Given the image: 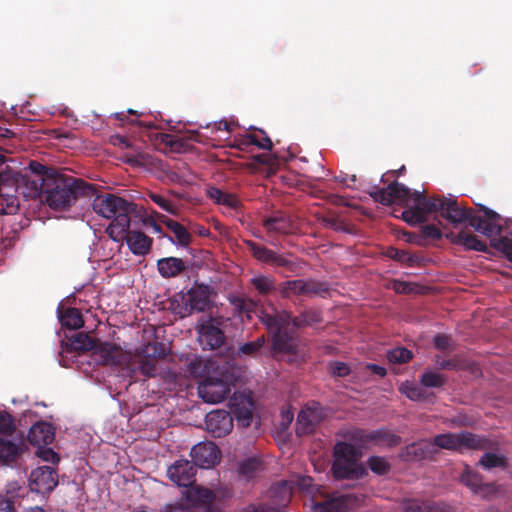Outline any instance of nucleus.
<instances>
[{
	"label": "nucleus",
	"instance_id": "1",
	"mask_svg": "<svg viewBox=\"0 0 512 512\" xmlns=\"http://www.w3.org/2000/svg\"><path fill=\"white\" fill-rule=\"evenodd\" d=\"M479 211L483 216L473 208L461 207L457 200L443 196H440L436 205V212L454 227L468 222L477 232L487 237L498 235L501 231L500 215L483 205H479Z\"/></svg>",
	"mask_w": 512,
	"mask_h": 512
},
{
	"label": "nucleus",
	"instance_id": "2",
	"mask_svg": "<svg viewBox=\"0 0 512 512\" xmlns=\"http://www.w3.org/2000/svg\"><path fill=\"white\" fill-rule=\"evenodd\" d=\"M92 207L96 214L111 220L106 233L115 242L123 239L134 218L141 217V209L136 203L110 193L97 195Z\"/></svg>",
	"mask_w": 512,
	"mask_h": 512
},
{
	"label": "nucleus",
	"instance_id": "3",
	"mask_svg": "<svg viewBox=\"0 0 512 512\" xmlns=\"http://www.w3.org/2000/svg\"><path fill=\"white\" fill-rule=\"evenodd\" d=\"M74 352L79 356L91 352L95 362L100 365H123L128 358L120 345L95 340L84 332L70 337L66 335V359Z\"/></svg>",
	"mask_w": 512,
	"mask_h": 512
},
{
	"label": "nucleus",
	"instance_id": "4",
	"mask_svg": "<svg viewBox=\"0 0 512 512\" xmlns=\"http://www.w3.org/2000/svg\"><path fill=\"white\" fill-rule=\"evenodd\" d=\"M261 323L268 330L272 340V350L275 353L295 355L298 349V339L291 325V313L288 311H261Z\"/></svg>",
	"mask_w": 512,
	"mask_h": 512
},
{
	"label": "nucleus",
	"instance_id": "5",
	"mask_svg": "<svg viewBox=\"0 0 512 512\" xmlns=\"http://www.w3.org/2000/svg\"><path fill=\"white\" fill-rule=\"evenodd\" d=\"M23 194L26 198L40 199L45 202L54 212H61L64 209V177L46 178L22 175Z\"/></svg>",
	"mask_w": 512,
	"mask_h": 512
},
{
	"label": "nucleus",
	"instance_id": "6",
	"mask_svg": "<svg viewBox=\"0 0 512 512\" xmlns=\"http://www.w3.org/2000/svg\"><path fill=\"white\" fill-rule=\"evenodd\" d=\"M362 456L361 448L345 441L337 442L331 467L333 477L338 480H359L367 476L368 471L361 462Z\"/></svg>",
	"mask_w": 512,
	"mask_h": 512
},
{
	"label": "nucleus",
	"instance_id": "7",
	"mask_svg": "<svg viewBox=\"0 0 512 512\" xmlns=\"http://www.w3.org/2000/svg\"><path fill=\"white\" fill-rule=\"evenodd\" d=\"M95 193L96 187L94 184L66 174V218L78 219L83 217Z\"/></svg>",
	"mask_w": 512,
	"mask_h": 512
},
{
	"label": "nucleus",
	"instance_id": "8",
	"mask_svg": "<svg viewBox=\"0 0 512 512\" xmlns=\"http://www.w3.org/2000/svg\"><path fill=\"white\" fill-rule=\"evenodd\" d=\"M243 243L253 258L263 264L271 265L275 268H284L292 273L300 268V264L296 259H290L284 254L277 253L252 240H243Z\"/></svg>",
	"mask_w": 512,
	"mask_h": 512
},
{
	"label": "nucleus",
	"instance_id": "9",
	"mask_svg": "<svg viewBox=\"0 0 512 512\" xmlns=\"http://www.w3.org/2000/svg\"><path fill=\"white\" fill-rule=\"evenodd\" d=\"M199 397L206 403H220L230 394L231 385L222 377L211 375L199 382L197 387Z\"/></svg>",
	"mask_w": 512,
	"mask_h": 512
},
{
	"label": "nucleus",
	"instance_id": "10",
	"mask_svg": "<svg viewBox=\"0 0 512 512\" xmlns=\"http://www.w3.org/2000/svg\"><path fill=\"white\" fill-rule=\"evenodd\" d=\"M198 340L204 350H216L225 342V334L215 319H203L196 325Z\"/></svg>",
	"mask_w": 512,
	"mask_h": 512
},
{
	"label": "nucleus",
	"instance_id": "11",
	"mask_svg": "<svg viewBox=\"0 0 512 512\" xmlns=\"http://www.w3.org/2000/svg\"><path fill=\"white\" fill-rule=\"evenodd\" d=\"M374 201L389 206L394 202L407 206L411 197V190L404 184L393 181L386 188H378L370 192Z\"/></svg>",
	"mask_w": 512,
	"mask_h": 512
},
{
	"label": "nucleus",
	"instance_id": "12",
	"mask_svg": "<svg viewBox=\"0 0 512 512\" xmlns=\"http://www.w3.org/2000/svg\"><path fill=\"white\" fill-rule=\"evenodd\" d=\"M58 484V477L53 467L41 466L34 469L29 477L31 491L40 494L51 492Z\"/></svg>",
	"mask_w": 512,
	"mask_h": 512
},
{
	"label": "nucleus",
	"instance_id": "13",
	"mask_svg": "<svg viewBox=\"0 0 512 512\" xmlns=\"http://www.w3.org/2000/svg\"><path fill=\"white\" fill-rule=\"evenodd\" d=\"M196 467L213 468L220 462V450L213 442H201L192 447L190 452Z\"/></svg>",
	"mask_w": 512,
	"mask_h": 512
},
{
	"label": "nucleus",
	"instance_id": "14",
	"mask_svg": "<svg viewBox=\"0 0 512 512\" xmlns=\"http://www.w3.org/2000/svg\"><path fill=\"white\" fill-rule=\"evenodd\" d=\"M197 467L192 461L180 459L169 466L168 478L179 487H188L195 483Z\"/></svg>",
	"mask_w": 512,
	"mask_h": 512
},
{
	"label": "nucleus",
	"instance_id": "15",
	"mask_svg": "<svg viewBox=\"0 0 512 512\" xmlns=\"http://www.w3.org/2000/svg\"><path fill=\"white\" fill-rule=\"evenodd\" d=\"M233 419L228 411H211L205 418L207 431L215 438L224 437L232 431Z\"/></svg>",
	"mask_w": 512,
	"mask_h": 512
},
{
	"label": "nucleus",
	"instance_id": "16",
	"mask_svg": "<svg viewBox=\"0 0 512 512\" xmlns=\"http://www.w3.org/2000/svg\"><path fill=\"white\" fill-rule=\"evenodd\" d=\"M322 418V409L316 402H313L311 406H307L305 409L301 410L296 423L297 435L302 436L312 433L321 422Z\"/></svg>",
	"mask_w": 512,
	"mask_h": 512
},
{
	"label": "nucleus",
	"instance_id": "17",
	"mask_svg": "<svg viewBox=\"0 0 512 512\" xmlns=\"http://www.w3.org/2000/svg\"><path fill=\"white\" fill-rule=\"evenodd\" d=\"M438 450L432 441L420 440L407 445L401 453V457L405 461H422L433 460Z\"/></svg>",
	"mask_w": 512,
	"mask_h": 512
},
{
	"label": "nucleus",
	"instance_id": "18",
	"mask_svg": "<svg viewBox=\"0 0 512 512\" xmlns=\"http://www.w3.org/2000/svg\"><path fill=\"white\" fill-rule=\"evenodd\" d=\"M353 438L364 444L375 443L381 444L386 443L388 446H396L400 444L401 437L395 434H391L387 429L381 428L371 432L359 429L354 432Z\"/></svg>",
	"mask_w": 512,
	"mask_h": 512
},
{
	"label": "nucleus",
	"instance_id": "19",
	"mask_svg": "<svg viewBox=\"0 0 512 512\" xmlns=\"http://www.w3.org/2000/svg\"><path fill=\"white\" fill-rule=\"evenodd\" d=\"M262 226L268 233L288 235L296 230L292 217L286 213H276L262 220Z\"/></svg>",
	"mask_w": 512,
	"mask_h": 512
},
{
	"label": "nucleus",
	"instance_id": "20",
	"mask_svg": "<svg viewBox=\"0 0 512 512\" xmlns=\"http://www.w3.org/2000/svg\"><path fill=\"white\" fill-rule=\"evenodd\" d=\"M123 240L126 241L130 251L136 256L147 255L153 244V239L151 237L137 230L127 229L121 241Z\"/></svg>",
	"mask_w": 512,
	"mask_h": 512
},
{
	"label": "nucleus",
	"instance_id": "21",
	"mask_svg": "<svg viewBox=\"0 0 512 512\" xmlns=\"http://www.w3.org/2000/svg\"><path fill=\"white\" fill-rule=\"evenodd\" d=\"M353 499L350 495H333L312 507V512H350Z\"/></svg>",
	"mask_w": 512,
	"mask_h": 512
},
{
	"label": "nucleus",
	"instance_id": "22",
	"mask_svg": "<svg viewBox=\"0 0 512 512\" xmlns=\"http://www.w3.org/2000/svg\"><path fill=\"white\" fill-rule=\"evenodd\" d=\"M186 372L193 378L204 380L215 372V362L197 355L188 357L186 359Z\"/></svg>",
	"mask_w": 512,
	"mask_h": 512
},
{
	"label": "nucleus",
	"instance_id": "23",
	"mask_svg": "<svg viewBox=\"0 0 512 512\" xmlns=\"http://www.w3.org/2000/svg\"><path fill=\"white\" fill-rule=\"evenodd\" d=\"M27 438L29 443L35 447L49 445L55 438V431L48 422L39 421L30 428Z\"/></svg>",
	"mask_w": 512,
	"mask_h": 512
},
{
	"label": "nucleus",
	"instance_id": "24",
	"mask_svg": "<svg viewBox=\"0 0 512 512\" xmlns=\"http://www.w3.org/2000/svg\"><path fill=\"white\" fill-rule=\"evenodd\" d=\"M211 305L208 287L201 285L191 288L187 292L186 306L189 312H205Z\"/></svg>",
	"mask_w": 512,
	"mask_h": 512
},
{
	"label": "nucleus",
	"instance_id": "25",
	"mask_svg": "<svg viewBox=\"0 0 512 512\" xmlns=\"http://www.w3.org/2000/svg\"><path fill=\"white\" fill-rule=\"evenodd\" d=\"M460 482L468 487L474 494L481 492H495L494 483H484L483 477L477 472L466 466L460 476Z\"/></svg>",
	"mask_w": 512,
	"mask_h": 512
},
{
	"label": "nucleus",
	"instance_id": "26",
	"mask_svg": "<svg viewBox=\"0 0 512 512\" xmlns=\"http://www.w3.org/2000/svg\"><path fill=\"white\" fill-rule=\"evenodd\" d=\"M186 488L183 492V498L191 507L210 505L215 500V493L208 488L193 486V484Z\"/></svg>",
	"mask_w": 512,
	"mask_h": 512
},
{
	"label": "nucleus",
	"instance_id": "27",
	"mask_svg": "<svg viewBox=\"0 0 512 512\" xmlns=\"http://www.w3.org/2000/svg\"><path fill=\"white\" fill-rule=\"evenodd\" d=\"M232 401L231 406L238 425L244 428L249 427L253 419L251 400L241 395L239 397L234 396Z\"/></svg>",
	"mask_w": 512,
	"mask_h": 512
},
{
	"label": "nucleus",
	"instance_id": "28",
	"mask_svg": "<svg viewBox=\"0 0 512 512\" xmlns=\"http://www.w3.org/2000/svg\"><path fill=\"white\" fill-rule=\"evenodd\" d=\"M128 358L123 364H128L127 369L131 378H135L137 373L142 374L146 378L154 377L157 374L156 361L148 359L142 355H138L131 363H128L130 355L125 353Z\"/></svg>",
	"mask_w": 512,
	"mask_h": 512
},
{
	"label": "nucleus",
	"instance_id": "29",
	"mask_svg": "<svg viewBox=\"0 0 512 512\" xmlns=\"http://www.w3.org/2000/svg\"><path fill=\"white\" fill-rule=\"evenodd\" d=\"M453 244L461 245L466 250H473L478 252H485L487 245L484 241L480 240L476 235L466 231H460L458 234L449 233L446 235Z\"/></svg>",
	"mask_w": 512,
	"mask_h": 512
},
{
	"label": "nucleus",
	"instance_id": "30",
	"mask_svg": "<svg viewBox=\"0 0 512 512\" xmlns=\"http://www.w3.org/2000/svg\"><path fill=\"white\" fill-rule=\"evenodd\" d=\"M157 270L166 279L179 276L187 269L185 262L177 257H165L157 260Z\"/></svg>",
	"mask_w": 512,
	"mask_h": 512
},
{
	"label": "nucleus",
	"instance_id": "31",
	"mask_svg": "<svg viewBox=\"0 0 512 512\" xmlns=\"http://www.w3.org/2000/svg\"><path fill=\"white\" fill-rule=\"evenodd\" d=\"M250 285L262 297H267L278 292L279 283L272 275L256 274L249 280Z\"/></svg>",
	"mask_w": 512,
	"mask_h": 512
},
{
	"label": "nucleus",
	"instance_id": "32",
	"mask_svg": "<svg viewBox=\"0 0 512 512\" xmlns=\"http://www.w3.org/2000/svg\"><path fill=\"white\" fill-rule=\"evenodd\" d=\"M24 447L22 438L5 439L0 437V462L10 463L16 461Z\"/></svg>",
	"mask_w": 512,
	"mask_h": 512
},
{
	"label": "nucleus",
	"instance_id": "33",
	"mask_svg": "<svg viewBox=\"0 0 512 512\" xmlns=\"http://www.w3.org/2000/svg\"><path fill=\"white\" fill-rule=\"evenodd\" d=\"M399 392L405 395L411 401L416 402H433L435 399L434 393H428L424 390L423 386L417 385L414 382L405 381L399 386Z\"/></svg>",
	"mask_w": 512,
	"mask_h": 512
},
{
	"label": "nucleus",
	"instance_id": "34",
	"mask_svg": "<svg viewBox=\"0 0 512 512\" xmlns=\"http://www.w3.org/2000/svg\"><path fill=\"white\" fill-rule=\"evenodd\" d=\"M158 220L174 234L176 243L179 246L187 247L190 245L192 236L182 224L165 215H159Z\"/></svg>",
	"mask_w": 512,
	"mask_h": 512
},
{
	"label": "nucleus",
	"instance_id": "35",
	"mask_svg": "<svg viewBox=\"0 0 512 512\" xmlns=\"http://www.w3.org/2000/svg\"><path fill=\"white\" fill-rule=\"evenodd\" d=\"M461 450L463 448L471 450H488L493 444L490 439L485 436L477 435L472 432H460Z\"/></svg>",
	"mask_w": 512,
	"mask_h": 512
},
{
	"label": "nucleus",
	"instance_id": "36",
	"mask_svg": "<svg viewBox=\"0 0 512 512\" xmlns=\"http://www.w3.org/2000/svg\"><path fill=\"white\" fill-rule=\"evenodd\" d=\"M433 445L439 449L461 451L460 433H443L436 435L432 440Z\"/></svg>",
	"mask_w": 512,
	"mask_h": 512
},
{
	"label": "nucleus",
	"instance_id": "37",
	"mask_svg": "<svg viewBox=\"0 0 512 512\" xmlns=\"http://www.w3.org/2000/svg\"><path fill=\"white\" fill-rule=\"evenodd\" d=\"M230 303L232 304L238 315L246 316L248 319L252 318V314L256 313L258 307L256 301L250 298H244L239 296H234L230 298Z\"/></svg>",
	"mask_w": 512,
	"mask_h": 512
},
{
	"label": "nucleus",
	"instance_id": "38",
	"mask_svg": "<svg viewBox=\"0 0 512 512\" xmlns=\"http://www.w3.org/2000/svg\"><path fill=\"white\" fill-rule=\"evenodd\" d=\"M278 293L283 299H289L293 296H304L303 279L280 282Z\"/></svg>",
	"mask_w": 512,
	"mask_h": 512
},
{
	"label": "nucleus",
	"instance_id": "39",
	"mask_svg": "<svg viewBox=\"0 0 512 512\" xmlns=\"http://www.w3.org/2000/svg\"><path fill=\"white\" fill-rule=\"evenodd\" d=\"M320 322H322V315L321 312L316 309L305 310L298 316L291 315V324L294 328H302Z\"/></svg>",
	"mask_w": 512,
	"mask_h": 512
},
{
	"label": "nucleus",
	"instance_id": "40",
	"mask_svg": "<svg viewBox=\"0 0 512 512\" xmlns=\"http://www.w3.org/2000/svg\"><path fill=\"white\" fill-rule=\"evenodd\" d=\"M440 196L426 197L424 192H411L410 200H413L415 207H419L425 212L436 213V205L439 203Z\"/></svg>",
	"mask_w": 512,
	"mask_h": 512
},
{
	"label": "nucleus",
	"instance_id": "41",
	"mask_svg": "<svg viewBox=\"0 0 512 512\" xmlns=\"http://www.w3.org/2000/svg\"><path fill=\"white\" fill-rule=\"evenodd\" d=\"M500 232H502V230ZM490 238H492V247L503 252L508 260L512 262V226L509 227L508 235L501 236V233H499Z\"/></svg>",
	"mask_w": 512,
	"mask_h": 512
},
{
	"label": "nucleus",
	"instance_id": "42",
	"mask_svg": "<svg viewBox=\"0 0 512 512\" xmlns=\"http://www.w3.org/2000/svg\"><path fill=\"white\" fill-rule=\"evenodd\" d=\"M303 288L305 290L304 296L307 297H325L330 291V287L327 282L315 279L303 280Z\"/></svg>",
	"mask_w": 512,
	"mask_h": 512
},
{
	"label": "nucleus",
	"instance_id": "43",
	"mask_svg": "<svg viewBox=\"0 0 512 512\" xmlns=\"http://www.w3.org/2000/svg\"><path fill=\"white\" fill-rule=\"evenodd\" d=\"M270 495L272 498H278V501L275 502L277 506H286L292 496L291 486L287 481H282L281 483L275 484L271 487Z\"/></svg>",
	"mask_w": 512,
	"mask_h": 512
},
{
	"label": "nucleus",
	"instance_id": "44",
	"mask_svg": "<svg viewBox=\"0 0 512 512\" xmlns=\"http://www.w3.org/2000/svg\"><path fill=\"white\" fill-rule=\"evenodd\" d=\"M26 170L31 172L32 177H37V178H46V176L64 177V175L62 173H60L57 169H55L53 167H47V166L43 165L42 163L35 161V160H31L29 162Z\"/></svg>",
	"mask_w": 512,
	"mask_h": 512
},
{
	"label": "nucleus",
	"instance_id": "45",
	"mask_svg": "<svg viewBox=\"0 0 512 512\" xmlns=\"http://www.w3.org/2000/svg\"><path fill=\"white\" fill-rule=\"evenodd\" d=\"M431 213L425 212L419 207L410 206L402 212V219L410 225L423 224Z\"/></svg>",
	"mask_w": 512,
	"mask_h": 512
},
{
	"label": "nucleus",
	"instance_id": "46",
	"mask_svg": "<svg viewBox=\"0 0 512 512\" xmlns=\"http://www.w3.org/2000/svg\"><path fill=\"white\" fill-rule=\"evenodd\" d=\"M447 382V377L434 371L426 370L420 376V384L426 388H441Z\"/></svg>",
	"mask_w": 512,
	"mask_h": 512
},
{
	"label": "nucleus",
	"instance_id": "47",
	"mask_svg": "<svg viewBox=\"0 0 512 512\" xmlns=\"http://www.w3.org/2000/svg\"><path fill=\"white\" fill-rule=\"evenodd\" d=\"M387 256L390 257L391 259L398 261L402 264H405L409 267L415 266L419 261V257L417 255L411 254L408 251L401 250V249L394 248V247H390L387 250Z\"/></svg>",
	"mask_w": 512,
	"mask_h": 512
},
{
	"label": "nucleus",
	"instance_id": "48",
	"mask_svg": "<svg viewBox=\"0 0 512 512\" xmlns=\"http://www.w3.org/2000/svg\"><path fill=\"white\" fill-rule=\"evenodd\" d=\"M261 470H263V462L256 457L243 461L238 468L239 474L247 479L253 478Z\"/></svg>",
	"mask_w": 512,
	"mask_h": 512
},
{
	"label": "nucleus",
	"instance_id": "49",
	"mask_svg": "<svg viewBox=\"0 0 512 512\" xmlns=\"http://www.w3.org/2000/svg\"><path fill=\"white\" fill-rule=\"evenodd\" d=\"M367 466L376 475H387L391 470V464L383 456H370L367 459Z\"/></svg>",
	"mask_w": 512,
	"mask_h": 512
},
{
	"label": "nucleus",
	"instance_id": "50",
	"mask_svg": "<svg viewBox=\"0 0 512 512\" xmlns=\"http://www.w3.org/2000/svg\"><path fill=\"white\" fill-rule=\"evenodd\" d=\"M140 355L147 357L148 359L157 361L164 359L167 355L166 346L160 342L148 343L143 349Z\"/></svg>",
	"mask_w": 512,
	"mask_h": 512
},
{
	"label": "nucleus",
	"instance_id": "51",
	"mask_svg": "<svg viewBox=\"0 0 512 512\" xmlns=\"http://www.w3.org/2000/svg\"><path fill=\"white\" fill-rule=\"evenodd\" d=\"M479 464L483 468L490 470V469L496 468V467L505 468L507 465V462H506V458L504 456H500V455H497V454L491 453V452H486L480 458Z\"/></svg>",
	"mask_w": 512,
	"mask_h": 512
},
{
	"label": "nucleus",
	"instance_id": "52",
	"mask_svg": "<svg viewBox=\"0 0 512 512\" xmlns=\"http://www.w3.org/2000/svg\"><path fill=\"white\" fill-rule=\"evenodd\" d=\"M265 344V337L260 336L254 341L246 342L238 347V353L244 354L251 357H256L259 353L262 347Z\"/></svg>",
	"mask_w": 512,
	"mask_h": 512
},
{
	"label": "nucleus",
	"instance_id": "53",
	"mask_svg": "<svg viewBox=\"0 0 512 512\" xmlns=\"http://www.w3.org/2000/svg\"><path fill=\"white\" fill-rule=\"evenodd\" d=\"M413 357V353L404 347H398L392 350H389L387 353V358L391 363L404 364L409 362Z\"/></svg>",
	"mask_w": 512,
	"mask_h": 512
},
{
	"label": "nucleus",
	"instance_id": "54",
	"mask_svg": "<svg viewBox=\"0 0 512 512\" xmlns=\"http://www.w3.org/2000/svg\"><path fill=\"white\" fill-rule=\"evenodd\" d=\"M149 158V155L144 152H126L121 157L123 162L133 167L145 166L150 162Z\"/></svg>",
	"mask_w": 512,
	"mask_h": 512
},
{
	"label": "nucleus",
	"instance_id": "55",
	"mask_svg": "<svg viewBox=\"0 0 512 512\" xmlns=\"http://www.w3.org/2000/svg\"><path fill=\"white\" fill-rule=\"evenodd\" d=\"M84 325L82 313L77 308H66V329L77 330Z\"/></svg>",
	"mask_w": 512,
	"mask_h": 512
},
{
	"label": "nucleus",
	"instance_id": "56",
	"mask_svg": "<svg viewBox=\"0 0 512 512\" xmlns=\"http://www.w3.org/2000/svg\"><path fill=\"white\" fill-rule=\"evenodd\" d=\"M15 430L13 417L6 411H0V435L10 436Z\"/></svg>",
	"mask_w": 512,
	"mask_h": 512
},
{
	"label": "nucleus",
	"instance_id": "57",
	"mask_svg": "<svg viewBox=\"0 0 512 512\" xmlns=\"http://www.w3.org/2000/svg\"><path fill=\"white\" fill-rule=\"evenodd\" d=\"M149 198L158 205L162 210L170 213V214H176L177 213V206L169 199L165 198L164 196L151 192L149 193Z\"/></svg>",
	"mask_w": 512,
	"mask_h": 512
},
{
	"label": "nucleus",
	"instance_id": "58",
	"mask_svg": "<svg viewBox=\"0 0 512 512\" xmlns=\"http://www.w3.org/2000/svg\"><path fill=\"white\" fill-rule=\"evenodd\" d=\"M48 445H42L40 447H36L35 454L42 459L43 461L50 463H57L60 461L59 456L53 451L52 448L47 447Z\"/></svg>",
	"mask_w": 512,
	"mask_h": 512
},
{
	"label": "nucleus",
	"instance_id": "59",
	"mask_svg": "<svg viewBox=\"0 0 512 512\" xmlns=\"http://www.w3.org/2000/svg\"><path fill=\"white\" fill-rule=\"evenodd\" d=\"M425 500L404 499L400 503L402 512H424Z\"/></svg>",
	"mask_w": 512,
	"mask_h": 512
},
{
	"label": "nucleus",
	"instance_id": "60",
	"mask_svg": "<svg viewBox=\"0 0 512 512\" xmlns=\"http://www.w3.org/2000/svg\"><path fill=\"white\" fill-rule=\"evenodd\" d=\"M437 365L444 370H463L466 368L465 363L458 357L455 356L447 360H437Z\"/></svg>",
	"mask_w": 512,
	"mask_h": 512
},
{
	"label": "nucleus",
	"instance_id": "61",
	"mask_svg": "<svg viewBox=\"0 0 512 512\" xmlns=\"http://www.w3.org/2000/svg\"><path fill=\"white\" fill-rule=\"evenodd\" d=\"M421 238L440 240L442 238L441 230L434 224H425L420 227Z\"/></svg>",
	"mask_w": 512,
	"mask_h": 512
},
{
	"label": "nucleus",
	"instance_id": "62",
	"mask_svg": "<svg viewBox=\"0 0 512 512\" xmlns=\"http://www.w3.org/2000/svg\"><path fill=\"white\" fill-rule=\"evenodd\" d=\"M424 512H453V509L445 502L425 500Z\"/></svg>",
	"mask_w": 512,
	"mask_h": 512
},
{
	"label": "nucleus",
	"instance_id": "63",
	"mask_svg": "<svg viewBox=\"0 0 512 512\" xmlns=\"http://www.w3.org/2000/svg\"><path fill=\"white\" fill-rule=\"evenodd\" d=\"M219 205H223L235 211H238L242 206L240 200L235 194L227 192L223 194Z\"/></svg>",
	"mask_w": 512,
	"mask_h": 512
},
{
	"label": "nucleus",
	"instance_id": "64",
	"mask_svg": "<svg viewBox=\"0 0 512 512\" xmlns=\"http://www.w3.org/2000/svg\"><path fill=\"white\" fill-rule=\"evenodd\" d=\"M434 346L436 349L441 351L452 349V339L446 334H437L434 337Z\"/></svg>",
	"mask_w": 512,
	"mask_h": 512
}]
</instances>
